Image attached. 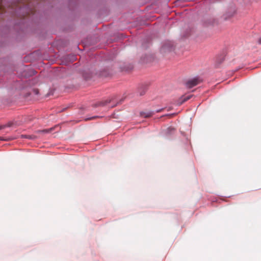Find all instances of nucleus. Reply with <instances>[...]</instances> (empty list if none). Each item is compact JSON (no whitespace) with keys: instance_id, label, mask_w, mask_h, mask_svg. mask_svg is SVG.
Returning a JSON list of instances; mask_svg holds the SVG:
<instances>
[{"instance_id":"1","label":"nucleus","mask_w":261,"mask_h":261,"mask_svg":"<svg viewBox=\"0 0 261 261\" xmlns=\"http://www.w3.org/2000/svg\"><path fill=\"white\" fill-rule=\"evenodd\" d=\"M201 82L202 80H200L199 77H195L189 80L186 83V86L188 88H192V87L199 84Z\"/></svg>"},{"instance_id":"2","label":"nucleus","mask_w":261,"mask_h":261,"mask_svg":"<svg viewBox=\"0 0 261 261\" xmlns=\"http://www.w3.org/2000/svg\"><path fill=\"white\" fill-rule=\"evenodd\" d=\"M155 113L153 111H147L145 112H141L140 115L144 118H149L151 117Z\"/></svg>"},{"instance_id":"3","label":"nucleus","mask_w":261,"mask_h":261,"mask_svg":"<svg viewBox=\"0 0 261 261\" xmlns=\"http://www.w3.org/2000/svg\"><path fill=\"white\" fill-rule=\"evenodd\" d=\"M192 97V95H189V96H183L180 98V100H181L180 102H179V105H181L183 102L188 100L191 98Z\"/></svg>"},{"instance_id":"4","label":"nucleus","mask_w":261,"mask_h":261,"mask_svg":"<svg viewBox=\"0 0 261 261\" xmlns=\"http://www.w3.org/2000/svg\"><path fill=\"white\" fill-rule=\"evenodd\" d=\"M54 129V128H50L49 129H45L41 130H39L38 132H41L43 133H48L51 132Z\"/></svg>"},{"instance_id":"5","label":"nucleus","mask_w":261,"mask_h":261,"mask_svg":"<svg viewBox=\"0 0 261 261\" xmlns=\"http://www.w3.org/2000/svg\"><path fill=\"white\" fill-rule=\"evenodd\" d=\"M5 9L3 6V0H0V13L5 12Z\"/></svg>"},{"instance_id":"6","label":"nucleus","mask_w":261,"mask_h":261,"mask_svg":"<svg viewBox=\"0 0 261 261\" xmlns=\"http://www.w3.org/2000/svg\"><path fill=\"white\" fill-rule=\"evenodd\" d=\"M21 138H27V139H34V137H32V136H27V135H22L21 136Z\"/></svg>"},{"instance_id":"7","label":"nucleus","mask_w":261,"mask_h":261,"mask_svg":"<svg viewBox=\"0 0 261 261\" xmlns=\"http://www.w3.org/2000/svg\"><path fill=\"white\" fill-rule=\"evenodd\" d=\"M12 124H13L12 122H9L8 123H7L6 124H5L4 125H6V127H11L12 125Z\"/></svg>"},{"instance_id":"8","label":"nucleus","mask_w":261,"mask_h":261,"mask_svg":"<svg viewBox=\"0 0 261 261\" xmlns=\"http://www.w3.org/2000/svg\"><path fill=\"white\" fill-rule=\"evenodd\" d=\"M6 127V125H0V130L1 129H4Z\"/></svg>"},{"instance_id":"9","label":"nucleus","mask_w":261,"mask_h":261,"mask_svg":"<svg viewBox=\"0 0 261 261\" xmlns=\"http://www.w3.org/2000/svg\"><path fill=\"white\" fill-rule=\"evenodd\" d=\"M97 116H94V117H91V118H87V120H92V119H95V118H97Z\"/></svg>"},{"instance_id":"10","label":"nucleus","mask_w":261,"mask_h":261,"mask_svg":"<svg viewBox=\"0 0 261 261\" xmlns=\"http://www.w3.org/2000/svg\"><path fill=\"white\" fill-rule=\"evenodd\" d=\"M258 43L261 44V38L258 39Z\"/></svg>"},{"instance_id":"11","label":"nucleus","mask_w":261,"mask_h":261,"mask_svg":"<svg viewBox=\"0 0 261 261\" xmlns=\"http://www.w3.org/2000/svg\"><path fill=\"white\" fill-rule=\"evenodd\" d=\"M161 110H157L155 112L158 113V112H161Z\"/></svg>"},{"instance_id":"12","label":"nucleus","mask_w":261,"mask_h":261,"mask_svg":"<svg viewBox=\"0 0 261 261\" xmlns=\"http://www.w3.org/2000/svg\"><path fill=\"white\" fill-rule=\"evenodd\" d=\"M14 6H15L14 5H13V6H12V9H14Z\"/></svg>"},{"instance_id":"13","label":"nucleus","mask_w":261,"mask_h":261,"mask_svg":"<svg viewBox=\"0 0 261 261\" xmlns=\"http://www.w3.org/2000/svg\"><path fill=\"white\" fill-rule=\"evenodd\" d=\"M3 139H2V137H0V140H3Z\"/></svg>"}]
</instances>
